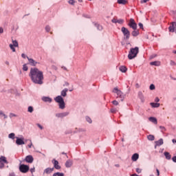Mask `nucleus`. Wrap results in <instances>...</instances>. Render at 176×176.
<instances>
[{
  "label": "nucleus",
  "instance_id": "nucleus-8",
  "mask_svg": "<svg viewBox=\"0 0 176 176\" xmlns=\"http://www.w3.org/2000/svg\"><path fill=\"white\" fill-rule=\"evenodd\" d=\"M129 26L130 28H133V30H137V23L133 19H131L129 23Z\"/></svg>",
  "mask_w": 176,
  "mask_h": 176
},
{
  "label": "nucleus",
  "instance_id": "nucleus-52",
  "mask_svg": "<svg viewBox=\"0 0 176 176\" xmlns=\"http://www.w3.org/2000/svg\"><path fill=\"white\" fill-rule=\"evenodd\" d=\"M139 27H140V28H144V25L142 24V23H139Z\"/></svg>",
  "mask_w": 176,
  "mask_h": 176
},
{
  "label": "nucleus",
  "instance_id": "nucleus-54",
  "mask_svg": "<svg viewBox=\"0 0 176 176\" xmlns=\"http://www.w3.org/2000/svg\"><path fill=\"white\" fill-rule=\"evenodd\" d=\"M155 102H159V101H160V99H159V98H155Z\"/></svg>",
  "mask_w": 176,
  "mask_h": 176
},
{
  "label": "nucleus",
  "instance_id": "nucleus-13",
  "mask_svg": "<svg viewBox=\"0 0 176 176\" xmlns=\"http://www.w3.org/2000/svg\"><path fill=\"white\" fill-rule=\"evenodd\" d=\"M68 115H69V112H64V113H56V118H65V116H68Z\"/></svg>",
  "mask_w": 176,
  "mask_h": 176
},
{
  "label": "nucleus",
  "instance_id": "nucleus-23",
  "mask_svg": "<svg viewBox=\"0 0 176 176\" xmlns=\"http://www.w3.org/2000/svg\"><path fill=\"white\" fill-rule=\"evenodd\" d=\"M131 34L133 36H138V35H140V31H138L137 29L133 30Z\"/></svg>",
  "mask_w": 176,
  "mask_h": 176
},
{
  "label": "nucleus",
  "instance_id": "nucleus-12",
  "mask_svg": "<svg viewBox=\"0 0 176 176\" xmlns=\"http://www.w3.org/2000/svg\"><path fill=\"white\" fill-rule=\"evenodd\" d=\"M16 145H24L25 144L24 142V138H16Z\"/></svg>",
  "mask_w": 176,
  "mask_h": 176
},
{
  "label": "nucleus",
  "instance_id": "nucleus-62",
  "mask_svg": "<svg viewBox=\"0 0 176 176\" xmlns=\"http://www.w3.org/2000/svg\"><path fill=\"white\" fill-rule=\"evenodd\" d=\"M65 85H66V86H69V83L65 82Z\"/></svg>",
  "mask_w": 176,
  "mask_h": 176
},
{
  "label": "nucleus",
  "instance_id": "nucleus-27",
  "mask_svg": "<svg viewBox=\"0 0 176 176\" xmlns=\"http://www.w3.org/2000/svg\"><path fill=\"white\" fill-rule=\"evenodd\" d=\"M118 3H119L120 5H126V3H127V1L126 0H118Z\"/></svg>",
  "mask_w": 176,
  "mask_h": 176
},
{
  "label": "nucleus",
  "instance_id": "nucleus-45",
  "mask_svg": "<svg viewBox=\"0 0 176 176\" xmlns=\"http://www.w3.org/2000/svg\"><path fill=\"white\" fill-rule=\"evenodd\" d=\"M142 170L140 168H136V173L140 174L141 173Z\"/></svg>",
  "mask_w": 176,
  "mask_h": 176
},
{
  "label": "nucleus",
  "instance_id": "nucleus-44",
  "mask_svg": "<svg viewBox=\"0 0 176 176\" xmlns=\"http://www.w3.org/2000/svg\"><path fill=\"white\" fill-rule=\"evenodd\" d=\"M170 65H176V63H175V62H174V60H170Z\"/></svg>",
  "mask_w": 176,
  "mask_h": 176
},
{
  "label": "nucleus",
  "instance_id": "nucleus-11",
  "mask_svg": "<svg viewBox=\"0 0 176 176\" xmlns=\"http://www.w3.org/2000/svg\"><path fill=\"white\" fill-rule=\"evenodd\" d=\"M27 58L30 65H32V67H36V64H38V62L35 61V60H34L33 58H30L28 56H27Z\"/></svg>",
  "mask_w": 176,
  "mask_h": 176
},
{
  "label": "nucleus",
  "instance_id": "nucleus-15",
  "mask_svg": "<svg viewBox=\"0 0 176 176\" xmlns=\"http://www.w3.org/2000/svg\"><path fill=\"white\" fill-rule=\"evenodd\" d=\"M112 23H118V24H123V23H124V20L123 19H112Z\"/></svg>",
  "mask_w": 176,
  "mask_h": 176
},
{
  "label": "nucleus",
  "instance_id": "nucleus-4",
  "mask_svg": "<svg viewBox=\"0 0 176 176\" xmlns=\"http://www.w3.org/2000/svg\"><path fill=\"white\" fill-rule=\"evenodd\" d=\"M113 93H116V94H117V98H121V101H123L124 99L125 95L123 94L122 91L119 90L117 87H115L113 89Z\"/></svg>",
  "mask_w": 176,
  "mask_h": 176
},
{
  "label": "nucleus",
  "instance_id": "nucleus-59",
  "mask_svg": "<svg viewBox=\"0 0 176 176\" xmlns=\"http://www.w3.org/2000/svg\"><path fill=\"white\" fill-rule=\"evenodd\" d=\"M58 176H64V173H60L59 175H58Z\"/></svg>",
  "mask_w": 176,
  "mask_h": 176
},
{
  "label": "nucleus",
  "instance_id": "nucleus-47",
  "mask_svg": "<svg viewBox=\"0 0 176 176\" xmlns=\"http://www.w3.org/2000/svg\"><path fill=\"white\" fill-rule=\"evenodd\" d=\"M37 126H38V128H39L41 130H43V126H42V125H41V124H37Z\"/></svg>",
  "mask_w": 176,
  "mask_h": 176
},
{
  "label": "nucleus",
  "instance_id": "nucleus-53",
  "mask_svg": "<svg viewBox=\"0 0 176 176\" xmlns=\"http://www.w3.org/2000/svg\"><path fill=\"white\" fill-rule=\"evenodd\" d=\"M156 172H157V176L160 175V171H159L158 168L156 169Z\"/></svg>",
  "mask_w": 176,
  "mask_h": 176
},
{
  "label": "nucleus",
  "instance_id": "nucleus-51",
  "mask_svg": "<svg viewBox=\"0 0 176 176\" xmlns=\"http://www.w3.org/2000/svg\"><path fill=\"white\" fill-rule=\"evenodd\" d=\"M172 160L174 163H176V156L173 157Z\"/></svg>",
  "mask_w": 176,
  "mask_h": 176
},
{
  "label": "nucleus",
  "instance_id": "nucleus-49",
  "mask_svg": "<svg viewBox=\"0 0 176 176\" xmlns=\"http://www.w3.org/2000/svg\"><path fill=\"white\" fill-rule=\"evenodd\" d=\"M30 172L32 173V174L33 173H35V168H30Z\"/></svg>",
  "mask_w": 176,
  "mask_h": 176
},
{
  "label": "nucleus",
  "instance_id": "nucleus-18",
  "mask_svg": "<svg viewBox=\"0 0 176 176\" xmlns=\"http://www.w3.org/2000/svg\"><path fill=\"white\" fill-rule=\"evenodd\" d=\"M54 170V168H47L44 170V173H45V174H50V173H52V171Z\"/></svg>",
  "mask_w": 176,
  "mask_h": 176
},
{
  "label": "nucleus",
  "instance_id": "nucleus-38",
  "mask_svg": "<svg viewBox=\"0 0 176 176\" xmlns=\"http://www.w3.org/2000/svg\"><path fill=\"white\" fill-rule=\"evenodd\" d=\"M86 120L88 122V123H91V118L89 117H86Z\"/></svg>",
  "mask_w": 176,
  "mask_h": 176
},
{
  "label": "nucleus",
  "instance_id": "nucleus-17",
  "mask_svg": "<svg viewBox=\"0 0 176 176\" xmlns=\"http://www.w3.org/2000/svg\"><path fill=\"white\" fill-rule=\"evenodd\" d=\"M0 162H1V163H5V164H9V162H8L5 156H1L0 157Z\"/></svg>",
  "mask_w": 176,
  "mask_h": 176
},
{
  "label": "nucleus",
  "instance_id": "nucleus-14",
  "mask_svg": "<svg viewBox=\"0 0 176 176\" xmlns=\"http://www.w3.org/2000/svg\"><path fill=\"white\" fill-rule=\"evenodd\" d=\"M25 160L27 162V163H32V162H34V157H32V155H28L26 156Z\"/></svg>",
  "mask_w": 176,
  "mask_h": 176
},
{
  "label": "nucleus",
  "instance_id": "nucleus-6",
  "mask_svg": "<svg viewBox=\"0 0 176 176\" xmlns=\"http://www.w3.org/2000/svg\"><path fill=\"white\" fill-rule=\"evenodd\" d=\"M19 170L21 173H28V171H30V166L25 164H21L19 166Z\"/></svg>",
  "mask_w": 176,
  "mask_h": 176
},
{
  "label": "nucleus",
  "instance_id": "nucleus-56",
  "mask_svg": "<svg viewBox=\"0 0 176 176\" xmlns=\"http://www.w3.org/2000/svg\"><path fill=\"white\" fill-rule=\"evenodd\" d=\"M3 32V29L2 28H0V34H2Z\"/></svg>",
  "mask_w": 176,
  "mask_h": 176
},
{
  "label": "nucleus",
  "instance_id": "nucleus-55",
  "mask_svg": "<svg viewBox=\"0 0 176 176\" xmlns=\"http://www.w3.org/2000/svg\"><path fill=\"white\" fill-rule=\"evenodd\" d=\"M60 175V173H56L53 174V176H58Z\"/></svg>",
  "mask_w": 176,
  "mask_h": 176
},
{
  "label": "nucleus",
  "instance_id": "nucleus-7",
  "mask_svg": "<svg viewBox=\"0 0 176 176\" xmlns=\"http://www.w3.org/2000/svg\"><path fill=\"white\" fill-rule=\"evenodd\" d=\"M10 47L12 52H16V49L14 47H19V42L16 40H12V44H10Z\"/></svg>",
  "mask_w": 176,
  "mask_h": 176
},
{
  "label": "nucleus",
  "instance_id": "nucleus-9",
  "mask_svg": "<svg viewBox=\"0 0 176 176\" xmlns=\"http://www.w3.org/2000/svg\"><path fill=\"white\" fill-rule=\"evenodd\" d=\"M52 163L54 164V167L56 168V170H60V168H61V166L58 164V161H57L56 159L52 160Z\"/></svg>",
  "mask_w": 176,
  "mask_h": 176
},
{
  "label": "nucleus",
  "instance_id": "nucleus-61",
  "mask_svg": "<svg viewBox=\"0 0 176 176\" xmlns=\"http://www.w3.org/2000/svg\"><path fill=\"white\" fill-rule=\"evenodd\" d=\"M131 176H138V175L134 173V174L131 175Z\"/></svg>",
  "mask_w": 176,
  "mask_h": 176
},
{
  "label": "nucleus",
  "instance_id": "nucleus-35",
  "mask_svg": "<svg viewBox=\"0 0 176 176\" xmlns=\"http://www.w3.org/2000/svg\"><path fill=\"white\" fill-rule=\"evenodd\" d=\"M75 3H76V1H75V0H69V1H68V3H69V5H75Z\"/></svg>",
  "mask_w": 176,
  "mask_h": 176
},
{
  "label": "nucleus",
  "instance_id": "nucleus-5",
  "mask_svg": "<svg viewBox=\"0 0 176 176\" xmlns=\"http://www.w3.org/2000/svg\"><path fill=\"white\" fill-rule=\"evenodd\" d=\"M121 31L124 36V39H126V41L130 39V31H129V29L122 27L121 28Z\"/></svg>",
  "mask_w": 176,
  "mask_h": 176
},
{
  "label": "nucleus",
  "instance_id": "nucleus-32",
  "mask_svg": "<svg viewBox=\"0 0 176 176\" xmlns=\"http://www.w3.org/2000/svg\"><path fill=\"white\" fill-rule=\"evenodd\" d=\"M28 111L30 112V113H32V112H34V107L30 106L28 109Z\"/></svg>",
  "mask_w": 176,
  "mask_h": 176
},
{
  "label": "nucleus",
  "instance_id": "nucleus-25",
  "mask_svg": "<svg viewBox=\"0 0 176 176\" xmlns=\"http://www.w3.org/2000/svg\"><path fill=\"white\" fill-rule=\"evenodd\" d=\"M72 166V161L71 160H67L66 162H65V167H67V168H69Z\"/></svg>",
  "mask_w": 176,
  "mask_h": 176
},
{
  "label": "nucleus",
  "instance_id": "nucleus-46",
  "mask_svg": "<svg viewBox=\"0 0 176 176\" xmlns=\"http://www.w3.org/2000/svg\"><path fill=\"white\" fill-rule=\"evenodd\" d=\"M16 116L14 113H10V118H14V117H16Z\"/></svg>",
  "mask_w": 176,
  "mask_h": 176
},
{
  "label": "nucleus",
  "instance_id": "nucleus-48",
  "mask_svg": "<svg viewBox=\"0 0 176 176\" xmlns=\"http://www.w3.org/2000/svg\"><path fill=\"white\" fill-rule=\"evenodd\" d=\"M146 2H149V0H142L141 3H146Z\"/></svg>",
  "mask_w": 176,
  "mask_h": 176
},
{
  "label": "nucleus",
  "instance_id": "nucleus-33",
  "mask_svg": "<svg viewBox=\"0 0 176 176\" xmlns=\"http://www.w3.org/2000/svg\"><path fill=\"white\" fill-rule=\"evenodd\" d=\"M3 116L4 119H7L8 118V116H6V114L3 113V112H2V111H0V116Z\"/></svg>",
  "mask_w": 176,
  "mask_h": 176
},
{
  "label": "nucleus",
  "instance_id": "nucleus-16",
  "mask_svg": "<svg viewBox=\"0 0 176 176\" xmlns=\"http://www.w3.org/2000/svg\"><path fill=\"white\" fill-rule=\"evenodd\" d=\"M139 157H140V155H138V153H135L132 155L131 160H133V162H137Z\"/></svg>",
  "mask_w": 176,
  "mask_h": 176
},
{
  "label": "nucleus",
  "instance_id": "nucleus-30",
  "mask_svg": "<svg viewBox=\"0 0 176 176\" xmlns=\"http://www.w3.org/2000/svg\"><path fill=\"white\" fill-rule=\"evenodd\" d=\"M138 96L142 102L145 101V99L144 98V94H142V92H139Z\"/></svg>",
  "mask_w": 176,
  "mask_h": 176
},
{
  "label": "nucleus",
  "instance_id": "nucleus-21",
  "mask_svg": "<svg viewBox=\"0 0 176 176\" xmlns=\"http://www.w3.org/2000/svg\"><path fill=\"white\" fill-rule=\"evenodd\" d=\"M164 155L167 160H171V155L168 152H164Z\"/></svg>",
  "mask_w": 176,
  "mask_h": 176
},
{
  "label": "nucleus",
  "instance_id": "nucleus-64",
  "mask_svg": "<svg viewBox=\"0 0 176 176\" xmlns=\"http://www.w3.org/2000/svg\"><path fill=\"white\" fill-rule=\"evenodd\" d=\"M6 64L7 65H9V62H8V61H6Z\"/></svg>",
  "mask_w": 176,
  "mask_h": 176
},
{
  "label": "nucleus",
  "instance_id": "nucleus-1",
  "mask_svg": "<svg viewBox=\"0 0 176 176\" xmlns=\"http://www.w3.org/2000/svg\"><path fill=\"white\" fill-rule=\"evenodd\" d=\"M29 76L33 83L43 85V72L38 68H31Z\"/></svg>",
  "mask_w": 176,
  "mask_h": 176
},
{
  "label": "nucleus",
  "instance_id": "nucleus-57",
  "mask_svg": "<svg viewBox=\"0 0 176 176\" xmlns=\"http://www.w3.org/2000/svg\"><path fill=\"white\" fill-rule=\"evenodd\" d=\"M21 57H22L23 58H25L26 56H25L24 54H21Z\"/></svg>",
  "mask_w": 176,
  "mask_h": 176
},
{
  "label": "nucleus",
  "instance_id": "nucleus-39",
  "mask_svg": "<svg viewBox=\"0 0 176 176\" xmlns=\"http://www.w3.org/2000/svg\"><path fill=\"white\" fill-rule=\"evenodd\" d=\"M150 90H155V85L151 84L150 85Z\"/></svg>",
  "mask_w": 176,
  "mask_h": 176
},
{
  "label": "nucleus",
  "instance_id": "nucleus-26",
  "mask_svg": "<svg viewBox=\"0 0 176 176\" xmlns=\"http://www.w3.org/2000/svg\"><path fill=\"white\" fill-rule=\"evenodd\" d=\"M156 145H157V146H160V145H163L164 142H163V139H160L158 141L155 142Z\"/></svg>",
  "mask_w": 176,
  "mask_h": 176
},
{
  "label": "nucleus",
  "instance_id": "nucleus-42",
  "mask_svg": "<svg viewBox=\"0 0 176 176\" xmlns=\"http://www.w3.org/2000/svg\"><path fill=\"white\" fill-rule=\"evenodd\" d=\"M111 113H116V109L112 108V109H111Z\"/></svg>",
  "mask_w": 176,
  "mask_h": 176
},
{
  "label": "nucleus",
  "instance_id": "nucleus-10",
  "mask_svg": "<svg viewBox=\"0 0 176 176\" xmlns=\"http://www.w3.org/2000/svg\"><path fill=\"white\" fill-rule=\"evenodd\" d=\"M170 32H175L176 34V22H173L172 25L168 28Z\"/></svg>",
  "mask_w": 176,
  "mask_h": 176
},
{
  "label": "nucleus",
  "instance_id": "nucleus-50",
  "mask_svg": "<svg viewBox=\"0 0 176 176\" xmlns=\"http://www.w3.org/2000/svg\"><path fill=\"white\" fill-rule=\"evenodd\" d=\"M28 148H32V142L30 140V144L28 145Z\"/></svg>",
  "mask_w": 176,
  "mask_h": 176
},
{
  "label": "nucleus",
  "instance_id": "nucleus-60",
  "mask_svg": "<svg viewBox=\"0 0 176 176\" xmlns=\"http://www.w3.org/2000/svg\"><path fill=\"white\" fill-rule=\"evenodd\" d=\"M62 155H66L67 157H68V155H67V153H65V152H63V153H62Z\"/></svg>",
  "mask_w": 176,
  "mask_h": 176
},
{
  "label": "nucleus",
  "instance_id": "nucleus-40",
  "mask_svg": "<svg viewBox=\"0 0 176 176\" xmlns=\"http://www.w3.org/2000/svg\"><path fill=\"white\" fill-rule=\"evenodd\" d=\"M3 167H5V164L3 162L0 161V168H3Z\"/></svg>",
  "mask_w": 176,
  "mask_h": 176
},
{
  "label": "nucleus",
  "instance_id": "nucleus-37",
  "mask_svg": "<svg viewBox=\"0 0 176 176\" xmlns=\"http://www.w3.org/2000/svg\"><path fill=\"white\" fill-rule=\"evenodd\" d=\"M50 30H51L50 26L47 25V26L45 27V30H46L47 32H50Z\"/></svg>",
  "mask_w": 176,
  "mask_h": 176
},
{
  "label": "nucleus",
  "instance_id": "nucleus-36",
  "mask_svg": "<svg viewBox=\"0 0 176 176\" xmlns=\"http://www.w3.org/2000/svg\"><path fill=\"white\" fill-rule=\"evenodd\" d=\"M23 71H28V66H27L26 64L23 65Z\"/></svg>",
  "mask_w": 176,
  "mask_h": 176
},
{
  "label": "nucleus",
  "instance_id": "nucleus-34",
  "mask_svg": "<svg viewBox=\"0 0 176 176\" xmlns=\"http://www.w3.org/2000/svg\"><path fill=\"white\" fill-rule=\"evenodd\" d=\"M14 133H10L8 137L9 138H12V140H14Z\"/></svg>",
  "mask_w": 176,
  "mask_h": 176
},
{
  "label": "nucleus",
  "instance_id": "nucleus-28",
  "mask_svg": "<svg viewBox=\"0 0 176 176\" xmlns=\"http://www.w3.org/2000/svg\"><path fill=\"white\" fill-rule=\"evenodd\" d=\"M150 64L151 65H155V67H159V65H160V62H159V61H154V62L150 63Z\"/></svg>",
  "mask_w": 176,
  "mask_h": 176
},
{
  "label": "nucleus",
  "instance_id": "nucleus-19",
  "mask_svg": "<svg viewBox=\"0 0 176 176\" xmlns=\"http://www.w3.org/2000/svg\"><path fill=\"white\" fill-rule=\"evenodd\" d=\"M148 120L150 122H152V123H154V124H157V119H156V118H155V117H150L148 118Z\"/></svg>",
  "mask_w": 176,
  "mask_h": 176
},
{
  "label": "nucleus",
  "instance_id": "nucleus-29",
  "mask_svg": "<svg viewBox=\"0 0 176 176\" xmlns=\"http://www.w3.org/2000/svg\"><path fill=\"white\" fill-rule=\"evenodd\" d=\"M120 71H121V72H126L127 71V67L125 66H120Z\"/></svg>",
  "mask_w": 176,
  "mask_h": 176
},
{
  "label": "nucleus",
  "instance_id": "nucleus-63",
  "mask_svg": "<svg viewBox=\"0 0 176 176\" xmlns=\"http://www.w3.org/2000/svg\"><path fill=\"white\" fill-rule=\"evenodd\" d=\"M10 176H16V175H14V174H13V173H11V174H10Z\"/></svg>",
  "mask_w": 176,
  "mask_h": 176
},
{
  "label": "nucleus",
  "instance_id": "nucleus-2",
  "mask_svg": "<svg viewBox=\"0 0 176 176\" xmlns=\"http://www.w3.org/2000/svg\"><path fill=\"white\" fill-rule=\"evenodd\" d=\"M138 52H140L138 47L131 48L128 55V58H129V60H133V58H135V57H137V55L138 54Z\"/></svg>",
  "mask_w": 176,
  "mask_h": 176
},
{
  "label": "nucleus",
  "instance_id": "nucleus-3",
  "mask_svg": "<svg viewBox=\"0 0 176 176\" xmlns=\"http://www.w3.org/2000/svg\"><path fill=\"white\" fill-rule=\"evenodd\" d=\"M54 100L58 104L60 109H64L65 108V102H64V98L61 96H56Z\"/></svg>",
  "mask_w": 176,
  "mask_h": 176
},
{
  "label": "nucleus",
  "instance_id": "nucleus-43",
  "mask_svg": "<svg viewBox=\"0 0 176 176\" xmlns=\"http://www.w3.org/2000/svg\"><path fill=\"white\" fill-rule=\"evenodd\" d=\"M160 129L162 130V131H166V128L164 126H160Z\"/></svg>",
  "mask_w": 176,
  "mask_h": 176
},
{
  "label": "nucleus",
  "instance_id": "nucleus-58",
  "mask_svg": "<svg viewBox=\"0 0 176 176\" xmlns=\"http://www.w3.org/2000/svg\"><path fill=\"white\" fill-rule=\"evenodd\" d=\"M98 30H102V26L98 25Z\"/></svg>",
  "mask_w": 176,
  "mask_h": 176
},
{
  "label": "nucleus",
  "instance_id": "nucleus-31",
  "mask_svg": "<svg viewBox=\"0 0 176 176\" xmlns=\"http://www.w3.org/2000/svg\"><path fill=\"white\" fill-rule=\"evenodd\" d=\"M147 138L149 141H155V136L153 135H148Z\"/></svg>",
  "mask_w": 176,
  "mask_h": 176
},
{
  "label": "nucleus",
  "instance_id": "nucleus-22",
  "mask_svg": "<svg viewBox=\"0 0 176 176\" xmlns=\"http://www.w3.org/2000/svg\"><path fill=\"white\" fill-rule=\"evenodd\" d=\"M68 92V89L65 88L61 91L62 97H67V93Z\"/></svg>",
  "mask_w": 176,
  "mask_h": 176
},
{
  "label": "nucleus",
  "instance_id": "nucleus-24",
  "mask_svg": "<svg viewBox=\"0 0 176 176\" xmlns=\"http://www.w3.org/2000/svg\"><path fill=\"white\" fill-rule=\"evenodd\" d=\"M150 105H151L153 108H159V107H160V103L151 102Z\"/></svg>",
  "mask_w": 176,
  "mask_h": 176
},
{
  "label": "nucleus",
  "instance_id": "nucleus-41",
  "mask_svg": "<svg viewBox=\"0 0 176 176\" xmlns=\"http://www.w3.org/2000/svg\"><path fill=\"white\" fill-rule=\"evenodd\" d=\"M112 103L113 105H119V102L117 100H113Z\"/></svg>",
  "mask_w": 176,
  "mask_h": 176
},
{
  "label": "nucleus",
  "instance_id": "nucleus-20",
  "mask_svg": "<svg viewBox=\"0 0 176 176\" xmlns=\"http://www.w3.org/2000/svg\"><path fill=\"white\" fill-rule=\"evenodd\" d=\"M42 100L44 101V102H52V98L49 97H43Z\"/></svg>",
  "mask_w": 176,
  "mask_h": 176
}]
</instances>
